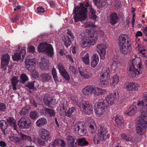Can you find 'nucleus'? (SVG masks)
Segmentation results:
<instances>
[{
	"mask_svg": "<svg viewBox=\"0 0 147 147\" xmlns=\"http://www.w3.org/2000/svg\"><path fill=\"white\" fill-rule=\"evenodd\" d=\"M119 98L118 94L116 91L110 93L105 97V100L101 99L99 100L97 104L94 105V110L96 115L98 117L103 114L108 106L113 105L115 100Z\"/></svg>",
	"mask_w": 147,
	"mask_h": 147,
	"instance_id": "nucleus-1",
	"label": "nucleus"
},
{
	"mask_svg": "<svg viewBox=\"0 0 147 147\" xmlns=\"http://www.w3.org/2000/svg\"><path fill=\"white\" fill-rule=\"evenodd\" d=\"M118 41L121 53L124 55L129 54L132 51V48L128 36L124 34L120 35Z\"/></svg>",
	"mask_w": 147,
	"mask_h": 147,
	"instance_id": "nucleus-2",
	"label": "nucleus"
},
{
	"mask_svg": "<svg viewBox=\"0 0 147 147\" xmlns=\"http://www.w3.org/2000/svg\"><path fill=\"white\" fill-rule=\"evenodd\" d=\"M87 5L82 4L80 7H75L73 10L74 19L75 22L85 20L87 18V8L90 5L89 1L87 2Z\"/></svg>",
	"mask_w": 147,
	"mask_h": 147,
	"instance_id": "nucleus-3",
	"label": "nucleus"
},
{
	"mask_svg": "<svg viewBox=\"0 0 147 147\" xmlns=\"http://www.w3.org/2000/svg\"><path fill=\"white\" fill-rule=\"evenodd\" d=\"M108 131L103 126L100 125L98 130V134L95 135L93 138L94 143L95 144L100 143V141H105L107 138V133Z\"/></svg>",
	"mask_w": 147,
	"mask_h": 147,
	"instance_id": "nucleus-4",
	"label": "nucleus"
},
{
	"mask_svg": "<svg viewBox=\"0 0 147 147\" xmlns=\"http://www.w3.org/2000/svg\"><path fill=\"white\" fill-rule=\"evenodd\" d=\"M143 113L139 116L138 123L136 127V132L140 135H142L146 131L147 127V116L144 117Z\"/></svg>",
	"mask_w": 147,
	"mask_h": 147,
	"instance_id": "nucleus-5",
	"label": "nucleus"
},
{
	"mask_svg": "<svg viewBox=\"0 0 147 147\" xmlns=\"http://www.w3.org/2000/svg\"><path fill=\"white\" fill-rule=\"evenodd\" d=\"M20 138L11 136L9 137V139L11 141L16 144H22L23 140L27 141L30 142H34L36 140V139L34 135L30 136L22 133H20Z\"/></svg>",
	"mask_w": 147,
	"mask_h": 147,
	"instance_id": "nucleus-6",
	"label": "nucleus"
},
{
	"mask_svg": "<svg viewBox=\"0 0 147 147\" xmlns=\"http://www.w3.org/2000/svg\"><path fill=\"white\" fill-rule=\"evenodd\" d=\"M81 35L83 36H85V37H83V39L86 38V39H88V41H90L92 45H94L98 40L97 34L89 30L86 29L84 31Z\"/></svg>",
	"mask_w": 147,
	"mask_h": 147,
	"instance_id": "nucleus-7",
	"label": "nucleus"
},
{
	"mask_svg": "<svg viewBox=\"0 0 147 147\" xmlns=\"http://www.w3.org/2000/svg\"><path fill=\"white\" fill-rule=\"evenodd\" d=\"M38 51L40 52H44L47 55L53 57L54 54L53 49L50 44L45 43H40L38 47Z\"/></svg>",
	"mask_w": 147,
	"mask_h": 147,
	"instance_id": "nucleus-8",
	"label": "nucleus"
},
{
	"mask_svg": "<svg viewBox=\"0 0 147 147\" xmlns=\"http://www.w3.org/2000/svg\"><path fill=\"white\" fill-rule=\"evenodd\" d=\"M26 68L32 72H34L33 75L34 78H38L39 74L38 72L35 71V66L36 65L35 60L34 59H29L28 57L25 61Z\"/></svg>",
	"mask_w": 147,
	"mask_h": 147,
	"instance_id": "nucleus-9",
	"label": "nucleus"
},
{
	"mask_svg": "<svg viewBox=\"0 0 147 147\" xmlns=\"http://www.w3.org/2000/svg\"><path fill=\"white\" fill-rule=\"evenodd\" d=\"M18 127L22 129H28L30 128L32 123L30 119L28 117H22L18 121Z\"/></svg>",
	"mask_w": 147,
	"mask_h": 147,
	"instance_id": "nucleus-10",
	"label": "nucleus"
},
{
	"mask_svg": "<svg viewBox=\"0 0 147 147\" xmlns=\"http://www.w3.org/2000/svg\"><path fill=\"white\" fill-rule=\"evenodd\" d=\"M75 132L77 135L83 136L86 133L84 123L83 121H79L74 125Z\"/></svg>",
	"mask_w": 147,
	"mask_h": 147,
	"instance_id": "nucleus-11",
	"label": "nucleus"
},
{
	"mask_svg": "<svg viewBox=\"0 0 147 147\" xmlns=\"http://www.w3.org/2000/svg\"><path fill=\"white\" fill-rule=\"evenodd\" d=\"M10 57L8 54L3 55L1 58V65L4 70H5L9 63Z\"/></svg>",
	"mask_w": 147,
	"mask_h": 147,
	"instance_id": "nucleus-12",
	"label": "nucleus"
},
{
	"mask_svg": "<svg viewBox=\"0 0 147 147\" xmlns=\"http://www.w3.org/2000/svg\"><path fill=\"white\" fill-rule=\"evenodd\" d=\"M106 46L104 44H98L96 48V50L99 54L100 58L102 59L105 58Z\"/></svg>",
	"mask_w": 147,
	"mask_h": 147,
	"instance_id": "nucleus-13",
	"label": "nucleus"
},
{
	"mask_svg": "<svg viewBox=\"0 0 147 147\" xmlns=\"http://www.w3.org/2000/svg\"><path fill=\"white\" fill-rule=\"evenodd\" d=\"M128 64L129 67L133 66V68H135V66L138 68L140 71L142 70V64L140 62V60L139 58H135L134 59H130L129 62Z\"/></svg>",
	"mask_w": 147,
	"mask_h": 147,
	"instance_id": "nucleus-14",
	"label": "nucleus"
},
{
	"mask_svg": "<svg viewBox=\"0 0 147 147\" xmlns=\"http://www.w3.org/2000/svg\"><path fill=\"white\" fill-rule=\"evenodd\" d=\"M109 68L102 71L100 74L99 80L102 82L107 83V82L109 79Z\"/></svg>",
	"mask_w": 147,
	"mask_h": 147,
	"instance_id": "nucleus-15",
	"label": "nucleus"
},
{
	"mask_svg": "<svg viewBox=\"0 0 147 147\" xmlns=\"http://www.w3.org/2000/svg\"><path fill=\"white\" fill-rule=\"evenodd\" d=\"M39 133L43 139L46 140L47 141L49 140L50 141L51 140L49 132L47 130L41 128L39 129Z\"/></svg>",
	"mask_w": 147,
	"mask_h": 147,
	"instance_id": "nucleus-16",
	"label": "nucleus"
},
{
	"mask_svg": "<svg viewBox=\"0 0 147 147\" xmlns=\"http://www.w3.org/2000/svg\"><path fill=\"white\" fill-rule=\"evenodd\" d=\"M43 101L46 105L49 107L53 108L55 105V100L52 97L45 96L43 98Z\"/></svg>",
	"mask_w": 147,
	"mask_h": 147,
	"instance_id": "nucleus-17",
	"label": "nucleus"
},
{
	"mask_svg": "<svg viewBox=\"0 0 147 147\" xmlns=\"http://www.w3.org/2000/svg\"><path fill=\"white\" fill-rule=\"evenodd\" d=\"M57 66L58 69L60 74L62 75L66 80H69L70 79V77L68 73L64 69L62 64L61 63H59L58 65Z\"/></svg>",
	"mask_w": 147,
	"mask_h": 147,
	"instance_id": "nucleus-18",
	"label": "nucleus"
},
{
	"mask_svg": "<svg viewBox=\"0 0 147 147\" xmlns=\"http://www.w3.org/2000/svg\"><path fill=\"white\" fill-rule=\"evenodd\" d=\"M137 105L139 106H142V112L140 115H142L143 113L144 117L147 116V101L145 102V101L142 100L137 103Z\"/></svg>",
	"mask_w": 147,
	"mask_h": 147,
	"instance_id": "nucleus-19",
	"label": "nucleus"
},
{
	"mask_svg": "<svg viewBox=\"0 0 147 147\" xmlns=\"http://www.w3.org/2000/svg\"><path fill=\"white\" fill-rule=\"evenodd\" d=\"M26 53V50L22 49L20 51L19 53H15L12 57L13 60L18 61L20 60L21 56L23 58L24 57Z\"/></svg>",
	"mask_w": 147,
	"mask_h": 147,
	"instance_id": "nucleus-20",
	"label": "nucleus"
},
{
	"mask_svg": "<svg viewBox=\"0 0 147 147\" xmlns=\"http://www.w3.org/2000/svg\"><path fill=\"white\" fill-rule=\"evenodd\" d=\"M40 113L44 115H49L50 116H54L55 115V111L51 109L43 107L40 110Z\"/></svg>",
	"mask_w": 147,
	"mask_h": 147,
	"instance_id": "nucleus-21",
	"label": "nucleus"
},
{
	"mask_svg": "<svg viewBox=\"0 0 147 147\" xmlns=\"http://www.w3.org/2000/svg\"><path fill=\"white\" fill-rule=\"evenodd\" d=\"M82 33H80L79 35V37L81 38L82 42L80 44L81 47L83 48H88V47H90L92 45L91 44L90 41H88V39H86V38L83 39V36H82L81 35ZM84 37H85V36H84Z\"/></svg>",
	"mask_w": 147,
	"mask_h": 147,
	"instance_id": "nucleus-22",
	"label": "nucleus"
},
{
	"mask_svg": "<svg viewBox=\"0 0 147 147\" xmlns=\"http://www.w3.org/2000/svg\"><path fill=\"white\" fill-rule=\"evenodd\" d=\"M140 70H138L136 69L135 68H133V66L129 67V71L128 72V76L130 77L134 78L137 75L140 74Z\"/></svg>",
	"mask_w": 147,
	"mask_h": 147,
	"instance_id": "nucleus-23",
	"label": "nucleus"
},
{
	"mask_svg": "<svg viewBox=\"0 0 147 147\" xmlns=\"http://www.w3.org/2000/svg\"><path fill=\"white\" fill-rule=\"evenodd\" d=\"M136 106L134 105H132L129 107L128 110L125 112V114L128 116H132L136 114Z\"/></svg>",
	"mask_w": 147,
	"mask_h": 147,
	"instance_id": "nucleus-24",
	"label": "nucleus"
},
{
	"mask_svg": "<svg viewBox=\"0 0 147 147\" xmlns=\"http://www.w3.org/2000/svg\"><path fill=\"white\" fill-rule=\"evenodd\" d=\"M119 17L117 14L115 13H111L110 16V23L113 25L117 23L118 21Z\"/></svg>",
	"mask_w": 147,
	"mask_h": 147,
	"instance_id": "nucleus-25",
	"label": "nucleus"
},
{
	"mask_svg": "<svg viewBox=\"0 0 147 147\" xmlns=\"http://www.w3.org/2000/svg\"><path fill=\"white\" fill-rule=\"evenodd\" d=\"M40 78L43 82L49 81L52 78L50 73H44L40 75Z\"/></svg>",
	"mask_w": 147,
	"mask_h": 147,
	"instance_id": "nucleus-26",
	"label": "nucleus"
},
{
	"mask_svg": "<svg viewBox=\"0 0 147 147\" xmlns=\"http://www.w3.org/2000/svg\"><path fill=\"white\" fill-rule=\"evenodd\" d=\"M95 5L99 8H101L106 6L107 2L104 0H93Z\"/></svg>",
	"mask_w": 147,
	"mask_h": 147,
	"instance_id": "nucleus-27",
	"label": "nucleus"
},
{
	"mask_svg": "<svg viewBox=\"0 0 147 147\" xmlns=\"http://www.w3.org/2000/svg\"><path fill=\"white\" fill-rule=\"evenodd\" d=\"M115 119L118 127H121L123 126L124 120L122 117L119 115H117L115 117Z\"/></svg>",
	"mask_w": 147,
	"mask_h": 147,
	"instance_id": "nucleus-28",
	"label": "nucleus"
},
{
	"mask_svg": "<svg viewBox=\"0 0 147 147\" xmlns=\"http://www.w3.org/2000/svg\"><path fill=\"white\" fill-rule=\"evenodd\" d=\"M99 61L98 57L97 54H94L92 58L91 65L93 67H95L97 65Z\"/></svg>",
	"mask_w": 147,
	"mask_h": 147,
	"instance_id": "nucleus-29",
	"label": "nucleus"
},
{
	"mask_svg": "<svg viewBox=\"0 0 147 147\" xmlns=\"http://www.w3.org/2000/svg\"><path fill=\"white\" fill-rule=\"evenodd\" d=\"M7 121L10 125L13 127L14 130H16L17 126L16 124V120L13 117H9L7 118Z\"/></svg>",
	"mask_w": 147,
	"mask_h": 147,
	"instance_id": "nucleus-30",
	"label": "nucleus"
},
{
	"mask_svg": "<svg viewBox=\"0 0 147 147\" xmlns=\"http://www.w3.org/2000/svg\"><path fill=\"white\" fill-rule=\"evenodd\" d=\"M92 86H88L84 88L82 90L84 95H90L91 94Z\"/></svg>",
	"mask_w": 147,
	"mask_h": 147,
	"instance_id": "nucleus-31",
	"label": "nucleus"
},
{
	"mask_svg": "<svg viewBox=\"0 0 147 147\" xmlns=\"http://www.w3.org/2000/svg\"><path fill=\"white\" fill-rule=\"evenodd\" d=\"M62 39L64 45L67 48L70 45L71 41L69 36H63Z\"/></svg>",
	"mask_w": 147,
	"mask_h": 147,
	"instance_id": "nucleus-32",
	"label": "nucleus"
},
{
	"mask_svg": "<svg viewBox=\"0 0 147 147\" xmlns=\"http://www.w3.org/2000/svg\"><path fill=\"white\" fill-rule=\"evenodd\" d=\"M85 113L90 115L92 114L93 112V109L92 105L87 104L83 110Z\"/></svg>",
	"mask_w": 147,
	"mask_h": 147,
	"instance_id": "nucleus-33",
	"label": "nucleus"
},
{
	"mask_svg": "<svg viewBox=\"0 0 147 147\" xmlns=\"http://www.w3.org/2000/svg\"><path fill=\"white\" fill-rule=\"evenodd\" d=\"M47 119L45 118H41L38 120L36 122V125L40 127L44 125L47 123Z\"/></svg>",
	"mask_w": 147,
	"mask_h": 147,
	"instance_id": "nucleus-34",
	"label": "nucleus"
},
{
	"mask_svg": "<svg viewBox=\"0 0 147 147\" xmlns=\"http://www.w3.org/2000/svg\"><path fill=\"white\" fill-rule=\"evenodd\" d=\"M0 127L3 131V134L5 135V130L7 127V122L3 120L0 121Z\"/></svg>",
	"mask_w": 147,
	"mask_h": 147,
	"instance_id": "nucleus-35",
	"label": "nucleus"
},
{
	"mask_svg": "<svg viewBox=\"0 0 147 147\" xmlns=\"http://www.w3.org/2000/svg\"><path fill=\"white\" fill-rule=\"evenodd\" d=\"M18 79V77L15 76L13 77L11 80L12 86L13 87V89L14 90H15L17 89L16 86L18 82L17 80Z\"/></svg>",
	"mask_w": 147,
	"mask_h": 147,
	"instance_id": "nucleus-36",
	"label": "nucleus"
},
{
	"mask_svg": "<svg viewBox=\"0 0 147 147\" xmlns=\"http://www.w3.org/2000/svg\"><path fill=\"white\" fill-rule=\"evenodd\" d=\"M76 141L78 144L81 146H85L88 144L87 142L86 141L85 138H83L77 139Z\"/></svg>",
	"mask_w": 147,
	"mask_h": 147,
	"instance_id": "nucleus-37",
	"label": "nucleus"
},
{
	"mask_svg": "<svg viewBox=\"0 0 147 147\" xmlns=\"http://www.w3.org/2000/svg\"><path fill=\"white\" fill-rule=\"evenodd\" d=\"M119 80L118 76L117 75H114L113 76L112 80L111 82L110 85L111 86H115L118 83Z\"/></svg>",
	"mask_w": 147,
	"mask_h": 147,
	"instance_id": "nucleus-38",
	"label": "nucleus"
},
{
	"mask_svg": "<svg viewBox=\"0 0 147 147\" xmlns=\"http://www.w3.org/2000/svg\"><path fill=\"white\" fill-rule=\"evenodd\" d=\"M87 105L86 101L82 100L79 103L78 102H77L76 105L78 106L81 110L83 111Z\"/></svg>",
	"mask_w": 147,
	"mask_h": 147,
	"instance_id": "nucleus-39",
	"label": "nucleus"
},
{
	"mask_svg": "<svg viewBox=\"0 0 147 147\" xmlns=\"http://www.w3.org/2000/svg\"><path fill=\"white\" fill-rule=\"evenodd\" d=\"M30 108L29 106H26L23 108L20 112V114L21 116L26 115L28 113V111Z\"/></svg>",
	"mask_w": 147,
	"mask_h": 147,
	"instance_id": "nucleus-40",
	"label": "nucleus"
},
{
	"mask_svg": "<svg viewBox=\"0 0 147 147\" xmlns=\"http://www.w3.org/2000/svg\"><path fill=\"white\" fill-rule=\"evenodd\" d=\"M67 142L68 144H76L77 142H75L76 138L75 137L72 136H68L67 137Z\"/></svg>",
	"mask_w": 147,
	"mask_h": 147,
	"instance_id": "nucleus-41",
	"label": "nucleus"
},
{
	"mask_svg": "<svg viewBox=\"0 0 147 147\" xmlns=\"http://www.w3.org/2000/svg\"><path fill=\"white\" fill-rule=\"evenodd\" d=\"M51 74L53 78L55 81L56 82L58 81L57 74V72L56 69L55 68L53 67L51 70Z\"/></svg>",
	"mask_w": 147,
	"mask_h": 147,
	"instance_id": "nucleus-42",
	"label": "nucleus"
},
{
	"mask_svg": "<svg viewBox=\"0 0 147 147\" xmlns=\"http://www.w3.org/2000/svg\"><path fill=\"white\" fill-rule=\"evenodd\" d=\"M82 60L86 65H88L89 64V56L88 53H87L85 56L82 58Z\"/></svg>",
	"mask_w": 147,
	"mask_h": 147,
	"instance_id": "nucleus-43",
	"label": "nucleus"
},
{
	"mask_svg": "<svg viewBox=\"0 0 147 147\" xmlns=\"http://www.w3.org/2000/svg\"><path fill=\"white\" fill-rule=\"evenodd\" d=\"M75 111H76V108L75 107H72L71 108H69L67 112L65 113V115L67 117H70L72 113Z\"/></svg>",
	"mask_w": 147,
	"mask_h": 147,
	"instance_id": "nucleus-44",
	"label": "nucleus"
},
{
	"mask_svg": "<svg viewBox=\"0 0 147 147\" xmlns=\"http://www.w3.org/2000/svg\"><path fill=\"white\" fill-rule=\"evenodd\" d=\"M20 77L21 79V82L23 84L25 82L28 81V77L25 74H22Z\"/></svg>",
	"mask_w": 147,
	"mask_h": 147,
	"instance_id": "nucleus-45",
	"label": "nucleus"
},
{
	"mask_svg": "<svg viewBox=\"0 0 147 147\" xmlns=\"http://www.w3.org/2000/svg\"><path fill=\"white\" fill-rule=\"evenodd\" d=\"M133 82L128 83L126 84V88L129 91H133L134 88H133Z\"/></svg>",
	"mask_w": 147,
	"mask_h": 147,
	"instance_id": "nucleus-46",
	"label": "nucleus"
},
{
	"mask_svg": "<svg viewBox=\"0 0 147 147\" xmlns=\"http://www.w3.org/2000/svg\"><path fill=\"white\" fill-rule=\"evenodd\" d=\"M29 115L31 119H34L37 117L38 113L36 111H32L30 112Z\"/></svg>",
	"mask_w": 147,
	"mask_h": 147,
	"instance_id": "nucleus-47",
	"label": "nucleus"
},
{
	"mask_svg": "<svg viewBox=\"0 0 147 147\" xmlns=\"http://www.w3.org/2000/svg\"><path fill=\"white\" fill-rule=\"evenodd\" d=\"M89 130L91 133L93 134L96 132L97 130L96 127H94L92 124H90L89 125Z\"/></svg>",
	"mask_w": 147,
	"mask_h": 147,
	"instance_id": "nucleus-48",
	"label": "nucleus"
},
{
	"mask_svg": "<svg viewBox=\"0 0 147 147\" xmlns=\"http://www.w3.org/2000/svg\"><path fill=\"white\" fill-rule=\"evenodd\" d=\"M80 73L82 76L86 79H88L91 77L90 75L87 74L86 73L84 72L80 71Z\"/></svg>",
	"mask_w": 147,
	"mask_h": 147,
	"instance_id": "nucleus-49",
	"label": "nucleus"
},
{
	"mask_svg": "<svg viewBox=\"0 0 147 147\" xmlns=\"http://www.w3.org/2000/svg\"><path fill=\"white\" fill-rule=\"evenodd\" d=\"M80 73L82 76L86 79H88L91 77L90 75L87 74L86 73L84 72L80 71Z\"/></svg>",
	"mask_w": 147,
	"mask_h": 147,
	"instance_id": "nucleus-50",
	"label": "nucleus"
},
{
	"mask_svg": "<svg viewBox=\"0 0 147 147\" xmlns=\"http://www.w3.org/2000/svg\"><path fill=\"white\" fill-rule=\"evenodd\" d=\"M40 68L42 70H44L49 69V64L47 63L42 64L40 65Z\"/></svg>",
	"mask_w": 147,
	"mask_h": 147,
	"instance_id": "nucleus-51",
	"label": "nucleus"
},
{
	"mask_svg": "<svg viewBox=\"0 0 147 147\" xmlns=\"http://www.w3.org/2000/svg\"><path fill=\"white\" fill-rule=\"evenodd\" d=\"M92 90L91 94H93L96 96H98V88L92 86Z\"/></svg>",
	"mask_w": 147,
	"mask_h": 147,
	"instance_id": "nucleus-52",
	"label": "nucleus"
},
{
	"mask_svg": "<svg viewBox=\"0 0 147 147\" xmlns=\"http://www.w3.org/2000/svg\"><path fill=\"white\" fill-rule=\"evenodd\" d=\"M56 142H58V145H59L62 147H65V143L63 140L59 139L56 140Z\"/></svg>",
	"mask_w": 147,
	"mask_h": 147,
	"instance_id": "nucleus-53",
	"label": "nucleus"
},
{
	"mask_svg": "<svg viewBox=\"0 0 147 147\" xmlns=\"http://www.w3.org/2000/svg\"><path fill=\"white\" fill-rule=\"evenodd\" d=\"M95 11L92 8H91L90 12L91 14V17L92 18L95 19L96 18V16L95 14Z\"/></svg>",
	"mask_w": 147,
	"mask_h": 147,
	"instance_id": "nucleus-54",
	"label": "nucleus"
},
{
	"mask_svg": "<svg viewBox=\"0 0 147 147\" xmlns=\"http://www.w3.org/2000/svg\"><path fill=\"white\" fill-rule=\"evenodd\" d=\"M26 86L30 89H34V84L33 82H30L28 83L26 85Z\"/></svg>",
	"mask_w": 147,
	"mask_h": 147,
	"instance_id": "nucleus-55",
	"label": "nucleus"
},
{
	"mask_svg": "<svg viewBox=\"0 0 147 147\" xmlns=\"http://www.w3.org/2000/svg\"><path fill=\"white\" fill-rule=\"evenodd\" d=\"M85 27L86 28L94 27L95 25L92 23L90 22H86L84 24Z\"/></svg>",
	"mask_w": 147,
	"mask_h": 147,
	"instance_id": "nucleus-56",
	"label": "nucleus"
},
{
	"mask_svg": "<svg viewBox=\"0 0 147 147\" xmlns=\"http://www.w3.org/2000/svg\"><path fill=\"white\" fill-rule=\"evenodd\" d=\"M121 136L123 139L127 141H128L129 140L130 138L129 136L123 133L122 134Z\"/></svg>",
	"mask_w": 147,
	"mask_h": 147,
	"instance_id": "nucleus-57",
	"label": "nucleus"
},
{
	"mask_svg": "<svg viewBox=\"0 0 147 147\" xmlns=\"http://www.w3.org/2000/svg\"><path fill=\"white\" fill-rule=\"evenodd\" d=\"M118 63V60L115 57H114L113 59V62L112 63V65L114 66H117V64Z\"/></svg>",
	"mask_w": 147,
	"mask_h": 147,
	"instance_id": "nucleus-58",
	"label": "nucleus"
},
{
	"mask_svg": "<svg viewBox=\"0 0 147 147\" xmlns=\"http://www.w3.org/2000/svg\"><path fill=\"white\" fill-rule=\"evenodd\" d=\"M133 85L134 86H133V88H134V90H133V91L138 90V88L140 87V85L139 84H137L136 83L133 82Z\"/></svg>",
	"mask_w": 147,
	"mask_h": 147,
	"instance_id": "nucleus-59",
	"label": "nucleus"
},
{
	"mask_svg": "<svg viewBox=\"0 0 147 147\" xmlns=\"http://www.w3.org/2000/svg\"><path fill=\"white\" fill-rule=\"evenodd\" d=\"M28 51L34 53L35 52V48L34 47L31 46L28 47Z\"/></svg>",
	"mask_w": 147,
	"mask_h": 147,
	"instance_id": "nucleus-60",
	"label": "nucleus"
},
{
	"mask_svg": "<svg viewBox=\"0 0 147 147\" xmlns=\"http://www.w3.org/2000/svg\"><path fill=\"white\" fill-rule=\"evenodd\" d=\"M6 109V106L3 103H0V111H4Z\"/></svg>",
	"mask_w": 147,
	"mask_h": 147,
	"instance_id": "nucleus-61",
	"label": "nucleus"
},
{
	"mask_svg": "<svg viewBox=\"0 0 147 147\" xmlns=\"http://www.w3.org/2000/svg\"><path fill=\"white\" fill-rule=\"evenodd\" d=\"M98 95L104 94V93L105 92V90L101 89L99 88H98Z\"/></svg>",
	"mask_w": 147,
	"mask_h": 147,
	"instance_id": "nucleus-62",
	"label": "nucleus"
},
{
	"mask_svg": "<svg viewBox=\"0 0 147 147\" xmlns=\"http://www.w3.org/2000/svg\"><path fill=\"white\" fill-rule=\"evenodd\" d=\"M37 11L38 13H41L45 11L44 8L41 7H38L37 8Z\"/></svg>",
	"mask_w": 147,
	"mask_h": 147,
	"instance_id": "nucleus-63",
	"label": "nucleus"
},
{
	"mask_svg": "<svg viewBox=\"0 0 147 147\" xmlns=\"http://www.w3.org/2000/svg\"><path fill=\"white\" fill-rule=\"evenodd\" d=\"M11 22H16L17 21L18 19V15L16 16V17L10 19Z\"/></svg>",
	"mask_w": 147,
	"mask_h": 147,
	"instance_id": "nucleus-64",
	"label": "nucleus"
}]
</instances>
